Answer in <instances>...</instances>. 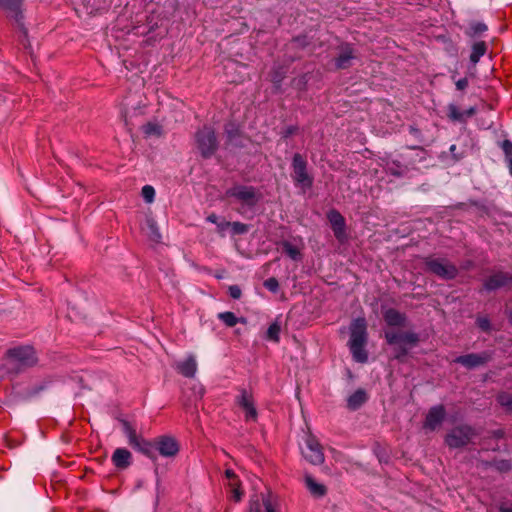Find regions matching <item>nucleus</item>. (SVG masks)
<instances>
[{
  "mask_svg": "<svg viewBox=\"0 0 512 512\" xmlns=\"http://www.w3.org/2000/svg\"><path fill=\"white\" fill-rule=\"evenodd\" d=\"M367 323L364 318H357L350 325V339L348 346L352 353L353 359L360 363L368 360V353L365 350L367 344Z\"/></svg>",
  "mask_w": 512,
  "mask_h": 512,
  "instance_id": "1",
  "label": "nucleus"
},
{
  "mask_svg": "<svg viewBox=\"0 0 512 512\" xmlns=\"http://www.w3.org/2000/svg\"><path fill=\"white\" fill-rule=\"evenodd\" d=\"M384 336L389 345L395 346V358L397 359L406 356L409 348L416 345L419 341L418 335L411 331L395 332L387 330Z\"/></svg>",
  "mask_w": 512,
  "mask_h": 512,
  "instance_id": "2",
  "label": "nucleus"
},
{
  "mask_svg": "<svg viewBox=\"0 0 512 512\" xmlns=\"http://www.w3.org/2000/svg\"><path fill=\"white\" fill-rule=\"evenodd\" d=\"M7 360L11 368L31 367L38 361L36 352L31 347H19L9 350L7 353Z\"/></svg>",
  "mask_w": 512,
  "mask_h": 512,
  "instance_id": "3",
  "label": "nucleus"
},
{
  "mask_svg": "<svg viewBox=\"0 0 512 512\" xmlns=\"http://www.w3.org/2000/svg\"><path fill=\"white\" fill-rule=\"evenodd\" d=\"M197 148L204 158L211 157L217 150L218 143L213 128L204 126L195 135Z\"/></svg>",
  "mask_w": 512,
  "mask_h": 512,
  "instance_id": "4",
  "label": "nucleus"
},
{
  "mask_svg": "<svg viewBox=\"0 0 512 512\" xmlns=\"http://www.w3.org/2000/svg\"><path fill=\"white\" fill-rule=\"evenodd\" d=\"M475 436L476 432L471 426L460 425L447 433L445 443L450 448H460L471 443Z\"/></svg>",
  "mask_w": 512,
  "mask_h": 512,
  "instance_id": "5",
  "label": "nucleus"
},
{
  "mask_svg": "<svg viewBox=\"0 0 512 512\" xmlns=\"http://www.w3.org/2000/svg\"><path fill=\"white\" fill-rule=\"evenodd\" d=\"M260 193L252 186L236 185L226 191V197L234 198L242 205L254 206L260 200Z\"/></svg>",
  "mask_w": 512,
  "mask_h": 512,
  "instance_id": "6",
  "label": "nucleus"
},
{
  "mask_svg": "<svg viewBox=\"0 0 512 512\" xmlns=\"http://www.w3.org/2000/svg\"><path fill=\"white\" fill-rule=\"evenodd\" d=\"M425 265L428 271L443 279H453L458 273L456 266L445 259L429 257L425 259Z\"/></svg>",
  "mask_w": 512,
  "mask_h": 512,
  "instance_id": "7",
  "label": "nucleus"
},
{
  "mask_svg": "<svg viewBox=\"0 0 512 512\" xmlns=\"http://www.w3.org/2000/svg\"><path fill=\"white\" fill-rule=\"evenodd\" d=\"M306 167L307 163L303 156L299 153H296L292 161V178L298 185H301L303 188H310L312 186L313 179L307 173Z\"/></svg>",
  "mask_w": 512,
  "mask_h": 512,
  "instance_id": "8",
  "label": "nucleus"
},
{
  "mask_svg": "<svg viewBox=\"0 0 512 512\" xmlns=\"http://www.w3.org/2000/svg\"><path fill=\"white\" fill-rule=\"evenodd\" d=\"M302 453L313 465H320L325 460L323 448L317 438L312 434L306 437L305 448L302 450Z\"/></svg>",
  "mask_w": 512,
  "mask_h": 512,
  "instance_id": "9",
  "label": "nucleus"
},
{
  "mask_svg": "<svg viewBox=\"0 0 512 512\" xmlns=\"http://www.w3.org/2000/svg\"><path fill=\"white\" fill-rule=\"evenodd\" d=\"M123 429L128 438V443L133 449L138 450L147 456L151 455L152 444L138 435L135 428H133L129 422H123Z\"/></svg>",
  "mask_w": 512,
  "mask_h": 512,
  "instance_id": "10",
  "label": "nucleus"
},
{
  "mask_svg": "<svg viewBox=\"0 0 512 512\" xmlns=\"http://www.w3.org/2000/svg\"><path fill=\"white\" fill-rule=\"evenodd\" d=\"M491 360V354L488 352L482 353H470L466 355L459 356L455 358L453 361L455 363L461 364L467 369H474L480 366L485 365Z\"/></svg>",
  "mask_w": 512,
  "mask_h": 512,
  "instance_id": "11",
  "label": "nucleus"
},
{
  "mask_svg": "<svg viewBox=\"0 0 512 512\" xmlns=\"http://www.w3.org/2000/svg\"><path fill=\"white\" fill-rule=\"evenodd\" d=\"M446 416V410L443 405H436L429 409L423 427L426 430L434 431L440 427Z\"/></svg>",
  "mask_w": 512,
  "mask_h": 512,
  "instance_id": "12",
  "label": "nucleus"
},
{
  "mask_svg": "<svg viewBox=\"0 0 512 512\" xmlns=\"http://www.w3.org/2000/svg\"><path fill=\"white\" fill-rule=\"evenodd\" d=\"M237 403L245 411L246 421L257 420L258 414L251 393L247 392L246 390H243L241 394L237 397Z\"/></svg>",
  "mask_w": 512,
  "mask_h": 512,
  "instance_id": "13",
  "label": "nucleus"
},
{
  "mask_svg": "<svg viewBox=\"0 0 512 512\" xmlns=\"http://www.w3.org/2000/svg\"><path fill=\"white\" fill-rule=\"evenodd\" d=\"M156 446L162 456L172 457L179 451V446L176 440L172 437L163 436L157 439Z\"/></svg>",
  "mask_w": 512,
  "mask_h": 512,
  "instance_id": "14",
  "label": "nucleus"
},
{
  "mask_svg": "<svg viewBox=\"0 0 512 512\" xmlns=\"http://www.w3.org/2000/svg\"><path fill=\"white\" fill-rule=\"evenodd\" d=\"M328 219L332 226L335 237L339 240H342L345 235V219H344V217L338 211L331 210L328 213Z\"/></svg>",
  "mask_w": 512,
  "mask_h": 512,
  "instance_id": "15",
  "label": "nucleus"
},
{
  "mask_svg": "<svg viewBox=\"0 0 512 512\" xmlns=\"http://www.w3.org/2000/svg\"><path fill=\"white\" fill-rule=\"evenodd\" d=\"M512 277L506 273L498 272L496 274L491 275L484 283V288L486 290H496L498 288L504 287L510 283Z\"/></svg>",
  "mask_w": 512,
  "mask_h": 512,
  "instance_id": "16",
  "label": "nucleus"
},
{
  "mask_svg": "<svg viewBox=\"0 0 512 512\" xmlns=\"http://www.w3.org/2000/svg\"><path fill=\"white\" fill-rule=\"evenodd\" d=\"M383 318L387 325L393 327H404L406 323L405 314L393 308L385 309L383 311Z\"/></svg>",
  "mask_w": 512,
  "mask_h": 512,
  "instance_id": "17",
  "label": "nucleus"
},
{
  "mask_svg": "<svg viewBox=\"0 0 512 512\" xmlns=\"http://www.w3.org/2000/svg\"><path fill=\"white\" fill-rule=\"evenodd\" d=\"M132 455L125 448H117L112 455L113 464L119 469H126L131 464Z\"/></svg>",
  "mask_w": 512,
  "mask_h": 512,
  "instance_id": "18",
  "label": "nucleus"
},
{
  "mask_svg": "<svg viewBox=\"0 0 512 512\" xmlns=\"http://www.w3.org/2000/svg\"><path fill=\"white\" fill-rule=\"evenodd\" d=\"M354 58V50L349 45L343 46L340 54L335 59V65L338 69H346L351 66V61Z\"/></svg>",
  "mask_w": 512,
  "mask_h": 512,
  "instance_id": "19",
  "label": "nucleus"
},
{
  "mask_svg": "<svg viewBox=\"0 0 512 512\" xmlns=\"http://www.w3.org/2000/svg\"><path fill=\"white\" fill-rule=\"evenodd\" d=\"M248 512H276L272 507L269 499L261 496H256L250 500Z\"/></svg>",
  "mask_w": 512,
  "mask_h": 512,
  "instance_id": "20",
  "label": "nucleus"
},
{
  "mask_svg": "<svg viewBox=\"0 0 512 512\" xmlns=\"http://www.w3.org/2000/svg\"><path fill=\"white\" fill-rule=\"evenodd\" d=\"M177 371L185 377H193L197 371V363L193 356H189L176 364Z\"/></svg>",
  "mask_w": 512,
  "mask_h": 512,
  "instance_id": "21",
  "label": "nucleus"
},
{
  "mask_svg": "<svg viewBox=\"0 0 512 512\" xmlns=\"http://www.w3.org/2000/svg\"><path fill=\"white\" fill-rule=\"evenodd\" d=\"M475 114V108H470L466 111H461L455 104L448 105V117L453 121H465L467 117Z\"/></svg>",
  "mask_w": 512,
  "mask_h": 512,
  "instance_id": "22",
  "label": "nucleus"
},
{
  "mask_svg": "<svg viewBox=\"0 0 512 512\" xmlns=\"http://www.w3.org/2000/svg\"><path fill=\"white\" fill-rule=\"evenodd\" d=\"M305 484L309 492L315 497H322L327 492L326 487L323 484L316 482V480L311 476L305 477Z\"/></svg>",
  "mask_w": 512,
  "mask_h": 512,
  "instance_id": "23",
  "label": "nucleus"
},
{
  "mask_svg": "<svg viewBox=\"0 0 512 512\" xmlns=\"http://www.w3.org/2000/svg\"><path fill=\"white\" fill-rule=\"evenodd\" d=\"M367 400V394L364 390H357L355 391L349 398H348V407L350 409H357L359 408L363 403H365Z\"/></svg>",
  "mask_w": 512,
  "mask_h": 512,
  "instance_id": "24",
  "label": "nucleus"
},
{
  "mask_svg": "<svg viewBox=\"0 0 512 512\" xmlns=\"http://www.w3.org/2000/svg\"><path fill=\"white\" fill-rule=\"evenodd\" d=\"M487 46L486 43L483 41L476 42L472 46V52L470 55V60L473 64H477L480 60V58L486 53Z\"/></svg>",
  "mask_w": 512,
  "mask_h": 512,
  "instance_id": "25",
  "label": "nucleus"
},
{
  "mask_svg": "<svg viewBox=\"0 0 512 512\" xmlns=\"http://www.w3.org/2000/svg\"><path fill=\"white\" fill-rule=\"evenodd\" d=\"M282 248L292 260L297 261L301 259V248L299 246L293 245L288 241H284L282 242Z\"/></svg>",
  "mask_w": 512,
  "mask_h": 512,
  "instance_id": "26",
  "label": "nucleus"
},
{
  "mask_svg": "<svg viewBox=\"0 0 512 512\" xmlns=\"http://www.w3.org/2000/svg\"><path fill=\"white\" fill-rule=\"evenodd\" d=\"M218 318L227 326L234 327L238 322H244V319H239L233 312H222L218 314Z\"/></svg>",
  "mask_w": 512,
  "mask_h": 512,
  "instance_id": "27",
  "label": "nucleus"
},
{
  "mask_svg": "<svg viewBox=\"0 0 512 512\" xmlns=\"http://www.w3.org/2000/svg\"><path fill=\"white\" fill-rule=\"evenodd\" d=\"M228 486L231 489L232 497L235 501H240L243 495L242 490L240 489V481L238 477H235V480H228Z\"/></svg>",
  "mask_w": 512,
  "mask_h": 512,
  "instance_id": "28",
  "label": "nucleus"
},
{
  "mask_svg": "<svg viewBox=\"0 0 512 512\" xmlns=\"http://www.w3.org/2000/svg\"><path fill=\"white\" fill-rule=\"evenodd\" d=\"M23 1L24 0H0V6L3 9L18 13Z\"/></svg>",
  "mask_w": 512,
  "mask_h": 512,
  "instance_id": "29",
  "label": "nucleus"
},
{
  "mask_svg": "<svg viewBox=\"0 0 512 512\" xmlns=\"http://www.w3.org/2000/svg\"><path fill=\"white\" fill-rule=\"evenodd\" d=\"M280 325L277 322L272 323L266 333V338L273 342H278L280 338Z\"/></svg>",
  "mask_w": 512,
  "mask_h": 512,
  "instance_id": "30",
  "label": "nucleus"
},
{
  "mask_svg": "<svg viewBox=\"0 0 512 512\" xmlns=\"http://www.w3.org/2000/svg\"><path fill=\"white\" fill-rule=\"evenodd\" d=\"M142 129L146 136H160L162 134L161 126L156 123H147Z\"/></svg>",
  "mask_w": 512,
  "mask_h": 512,
  "instance_id": "31",
  "label": "nucleus"
},
{
  "mask_svg": "<svg viewBox=\"0 0 512 512\" xmlns=\"http://www.w3.org/2000/svg\"><path fill=\"white\" fill-rule=\"evenodd\" d=\"M497 401L502 407L507 410H512V394L507 392L500 393L497 397Z\"/></svg>",
  "mask_w": 512,
  "mask_h": 512,
  "instance_id": "32",
  "label": "nucleus"
},
{
  "mask_svg": "<svg viewBox=\"0 0 512 512\" xmlns=\"http://www.w3.org/2000/svg\"><path fill=\"white\" fill-rule=\"evenodd\" d=\"M148 228H149V231H150L149 232V238L153 242H156V243L160 242L161 234L159 233L156 224L153 221H148Z\"/></svg>",
  "mask_w": 512,
  "mask_h": 512,
  "instance_id": "33",
  "label": "nucleus"
},
{
  "mask_svg": "<svg viewBox=\"0 0 512 512\" xmlns=\"http://www.w3.org/2000/svg\"><path fill=\"white\" fill-rule=\"evenodd\" d=\"M142 197L144 198V200L147 202V203H152L154 201V197H155V190L152 186L150 185H145L143 188H142Z\"/></svg>",
  "mask_w": 512,
  "mask_h": 512,
  "instance_id": "34",
  "label": "nucleus"
},
{
  "mask_svg": "<svg viewBox=\"0 0 512 512\" xmlns=\"http://www.w3.org/2000/svg\"><path fill=\"white\" fill-rule=\"evenodd\" d=\"M230 228L233 234H244L249 230V226L241 222H230Z\"/></svg>",
  "mask_w": 512,
  "mask_h": 512,
  "instance_id": "35",
  "label": "nucleus"
},
{
  "mask_svg": "<svg viewBox=\"0 0 512 512\" xmlns=\"http://www.w3.org/2000/svg\"><path fill=\"white\" fill-rule=\"evenodd\" d=\"M264 286L268 290H270L272 292H276L278 290V288H279V283H278L276 278L271 277V278H268L267 280H265Z\"/></svg>",
  "mask_w": 512,
  "mask_h": 512,
  "instance_id": "36",
  "label": "nucleus"
},
{
  "mask_svg": "<svg viewBox=\"0 0 512 512\" xmlns=\"http://www.w3.org/2000/svg\"><path fill=\"white\" fill-rule=\"evenodd\" d=\"M229 294L233 299H239L242 295V292L239 286L232 285L229 287Z\"/></svg>",
  "mask_w": 512,
  "mask_h": 512,
  "instance_id": "37",
  "label": "nucleus"
},
{
  "mask_svg": "<svg viewBox=\"0 0 512 512\" xmlns=\"http://www.w3.org/2000/svg\"><path fill=\"white\" fill-rule=\"evenodd\" d=\"M468 79L467 78H461L455 81L456 89L459 91H463L468 87Z\"/></svg>",
  "mask_w": 512,
  "mask_h": 512,
  "instance_id": "38",
  "label": "nucleus"
},
{
  "mask_svg": "<svg viewBox=\"0 0 512 512\" xmlns=\"http://www.w3.org/2000/svg\"><path fill=\"white\" fill-rule=\"evenodd\" d=\"M477 324L484 331L488 330L490 327V322L486 317H478Z\"/></svg>",
  "mask_w": 512,
  "mask_h": 512,
  "instance_id": "39",
  "label": "nucleus"
},
{
  "mask_svg": "<svg viewBox=\"0 0 512 512\" xmlns=\"http://www.w3.org/2000/svg\"><path fill=\"white\" fill-rule=\"evenodd\" d=\"M217 226H218V230L220 232H222V231L226 230L227 228H230V222L221 221V222H218Z\"/></svg>",
  "mask_w": 512,
  "mask_h": 512,
  "instance_id": "40",
  "label": "nucleus"
},
{
  "mask_svg": "<svg viewBox=\"0 0 512 512\" xmlns=\"http://www.w3.org/2000/svg\"><path fill=\"white\" fill-rule=\"evenodd\" d=\"M225 476H226L227 480H235V477H237V475L231 469H227L225 471Z\"/></svg>",
  "mask_w": 512,
  "mask_h": 512,
  "instance_id": "41",
  "label": "nucleus"
},
{
  "mask_svg": "<svg viewBox=\"0 0 512 512\" xmlns=\"http://www.w3.org/2000/svg\"><path fill=\"white\" fill-rule=\"evenodd\" d=\"M207 221L217 225L218 224V216L216 214L212 213L207 217Z\"/></svg>",
  "mask_w": 512,
  "mask_h": 512,
  "instance_id": "42",
  "label": "nucleus"
},
{
  "mask_svg": "<svg viewBox=\"0 0 512 512\" xmlns=\"http://www.w3.org/2000/svg\"><path fill=\"white\" fill-rule=\"evenodd\" d=\"M500 512H512V507H500Z\"/></svg>",
  "mask_w": 512,
  "mask_h": 512,
  "instance_id": "43",
  "label": "nucleus"
},
{
  "mask_svg": "<svg viewBox=\"0 0 512 512\" xmlns=\"http://www.w3.org/2000/svg\"><path fill=\"white\" fill-rule=\"evenodd\" d=\"M227 133L229 134V137H231V131L226 128Z\"/></svg>",
  "mask_w": 512,
  "mask_h": 512,
  "instance_id": "44",
  "label": "nucleus"
}]
</instances>
